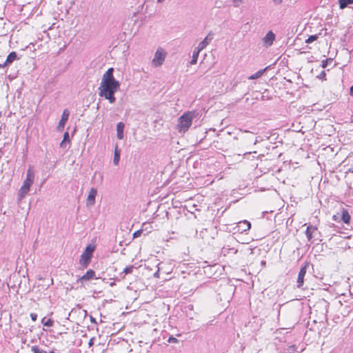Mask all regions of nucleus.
I'll return each mask as SVG.
<instances>
[{
    "mask_svg": "<svg viewBox=\"0 0 353 353\" xmlns=\"http://www.w3.org/2000/svg\"><path fill=\"white\" fill-rule=\"evenodd\" d=\"M114 68H110L103 75L101 82L99 87V96L108 99L110 103L116 101L114 93L120 88L119 81L113 75Z\"/></svg>",
    "mask_w": 353,
    "mask_h": 353,
    "instance_id": "nucleus-1",
    "label": "nucleus"
},
{
    "mask_svg": "<svg viewBox=\"0 0 353 353\" xmlns=\"http://www.w3.org/2000/svg\"><path fill=\"white\" fill-rule=\"evenodd\" d=\"M197 116L195 110L184 112L178 119L176 129L180 133L186 132L192 124L193 119Z\"/></svg>",
    "mask_w": 353,
    "mask_h": 353,
    "instance_id": "nucleus-2",
    "label": "nucleus"
},
{
    "mask_svg": "<svg viewBox=\"0 0 353 353\" xmlns=\"http://www.w3.org/2000/svg\"><path fill=\"white\" fill-rule=\"evenodd\" d=\"M34 180V172L29 168L27 171L26 179L23 181V185L19 190V196L21 199L26 196L29 192L31 185L33 184Z\"/></svg>",
    "mask_w": 353,
    "mask_h": 353,
    "instance_id": "nucleus-3",
    "label": "nucleus"
},
{
    "mask_svg": "<svg viewBox=\"0 0 353 353\" xmlns=\"http://www.w3.org/2000/svg\"><path fill=\"white\" fill-rule=\"evenodd\" d=\"M94 250L95 246L89 244L82 253L79 263L83 268H86L89 265Z\"/></svg>",
    "mask_w": 353,
    "mask_h": 353,
    "instance_id": "nucleus-4",
    "label": "nucleus"
},
{
    "mask_svg": "<svg viewBox=\"0 0 353 353\" xmlns=\"http://www.w3.org/2000/svg\"><path fill=\"white\" fill-rule=\"evenodd\" d=\"M332 220L336 222L342 221L345 224L349 225L351 222V216L348 210L344 208H342L341 213H337L332 216Z\"/></svg>",
    "mask_w": 353,
    "mask_h": 353,
    "instance_id": "nucleus-5",
    "label": "nucleus"
},
{
    "mask_svg": "<svg viewBox=\"0 0 353 353\" xmlns=\"http://www.w3.org/2000/svg\"><path fill=\"white\" fill-rule=\"evenodd\" d=\"M167 56V52L162 48H159L156 51L154 58L152 61V63L154 67H159L163 65L165 57Z\"/></svg>",
    "mask_w": 353,
    "mask_h": 353,
    "instance_id": "nucleus-6",
    "label": "nucleus"
},
{
    "mask_svg": "<svg viewBox=\"0 0 353 353\" xmlns=\"http://www.w3.org/2000/svg\"><path fill=\"white\" fill-rule=\"evenodd\" d=\"M308 265H309V263L307 262L300 269V271L298 274L297 281H296L297 287L299 288H302V286L303 285L304 278L306 274V272H307Z\"/></svg>",
    "mask_w": 353,
    "mask_h": 353,
    "instance_id": "nucleus-7",
    "label": "nucleus"
},
{
    "mask_svg": "<svg viewBox=\"0 0 353 353\" xmlns=\"http://www.w3.org/2000/svg\"><path fill=\"white\" fill-rule=\"evenodd\" d=\"M69 118V111L68 110H64L61 116V119L59 122L57 128L59 130H62L65 127V125L68 120Z\"/></svg>",
    "mask_w": 353,
    "mask_h": 353,
    "instance_id": "nucleus-8",
    "label": "nucleus"
},
{
    "mask_svg": "<svg viewBox=\"0 0 353 353\" xmlns=\"http://www.w3.org/2000/svg\"><path fill=\"white\" fill-rule=\"evenodd\" d=\"M274 40L275 34L272 31H269L263 39L264 44L268 46H272Z\"/></svg>",
    "mask_w": 353,
    "mask_h": 353,
    "instance_id": "nucleus-9",
    "label": "nucleus"
},
{
    "mask_svg": "<svg viewBox=\"0 0 353 353\" xmlns=\"http://www.w3.org/2000/svg\"><path fill=\"white\" fill-rule=\"evenodd\" d=\"M97 194V191L95 188H92L89 192V194L87 197V204L90 205H93L95 202V197Z\"/></svg>",
    "mask_w": 353,
    "mask_h": 353,
    "instance_id": "nucleus-10",
    "label": "nucleus"
},
{
    "mask_svg": "<svg viewBox=\"0 0 353 353\" xmlns=\"http://www.w3.org/2000/svg\"><path fill=\"white\" fill-rule=\"evenodd\" d=\"M16 59H17V53L15 52H12L7 57L6 61L3 64L0 65V67L5 68L7 65L11 64Z\"/></svg>",
    "mask_w": 353,
    "mask_h": 353,
    "instance_id": "nucleus-11",
    "label": "nucleus"
},
{
    "mask_svg": "<svg viewBox=\"0 0 353 353\" xmlns=\"http://www.w3.org/2000/svg\"><path fill=\"white\" fill-rule=\"evenodd\" d=\"M237 227L239 228V230H241V232H246L248 231L251 228V223L250 221L247 220H243L241 221H239L237 223Z\"/></svg>",
    "mask_w": 353,
    "mask_h": 353,
    "instance_id": "nucleus-12",
    "label": "nucleus"
},
{
    "mask_svg": "<svg viewBox=\"0 0 353 353\" xmlns=\"http://www.w3.org/2000/svg\"><path fill=\"white\" fill-rule=\"evenodd\" d=\"M317 231V228L315 226L310 225L307 227L305 234L309 241L313 239V234Z\"/></svg>",
    "mask_w": 353,
    "mask_h": 353,
    "instance_id": "nucleus-13",
    "label": "nucleus"
},
{
    "mask_svg": "<svg viewBox=\"0 0 353 353\" xmlns=\"http://www.w3.org/2000/svg\"><path fill=\"white\" fill-rule=\"evenodd\" d=\"M95 276V272L93 270H88L86 273L79 278V281H89L94 279Z\"/></svg>",
    "mask_w": 353,
    "mask_h": 353,
    "instance_id": "nucleus-14",
    "label": "nucleus"
},
{
    "mask_svg": "<svg viewBox=\"0 0 353 353\" xmlns=\"http://www.w3.org/2000/svg\"><path fill=\"white\" fill-rule=\"evenodd\" d=\"M212 37H210V34H208L204 39L203 41H202L197 46L196 49L199 50V51H201L202 50L203 48H205L208 45V43L211 41L212 40Z\"/></svg>",
    "mask_w": 353,
    "mask_h": 353,
    "instance_id": "nucleus-15",
    "label": "nucleus"
},
{
    "mask_svg": "<svg viewBox=\"0 0 353 353\" xmlns=\"http://www.w3.org/2000/svg\"><path fill=\"white\" fill-rule=\"evenodd\" d=\"M124 123L122 122H119L117 125V138L119 139H123V130H124Z\"/></svg>",
    "mask_w": 353,
    "mask_h": 353,
    "instance_id": "nucleus-16",
    "label": "nucleus"
},
{
    "mask_svg": "<svg viewBox=\"0 0 353 353\" xmlns=\"http://www.w3.org/2000/svg\"><path fill=\"white\" fill-rule=\"evenodd\" d=\"M340 9H344L349 4L353 3V0H339Z\"/></svg>",
    "mask_w": 353,
    "mask_h": 353,
    "instance_id": "nucleus-17",
    "label": "nucleus"
},
{
    "mask_svg": "<svg viewBox=\"0 0 353 353\" xmlns=\"http://www.w3.org/2000/svg\"><path fill=\"white\" fill-rule=\"evenodd\" d=\"M120 160V151L118 150V146L116 145L114 150V159L113 162L115 165H117Z\"/></svg>",
    "mask_w": 353,
    "mask_h": 353,
    "instance_id": "nucleus-18",
    "label": "nucleus"
},
{
    "mask_svg": "<svg viewBox=\"0 0 353 353\" xmlns=\"http://www.w3.org/2000/svg\"><path fill=\"white\" fill-rule=\"evenodd\" d=\"M265 70L266 69L265 68V69L259 70L256 73L249 77L248 79H256L261 77L263 75V74L264 73V72L265 71Z\"/></svg>",
    "mask_w": 353,
    "mask_h": 353,
    "instance_id": "nucleus-19",
    "label": "nucleus"
},
{
    "mask_svg": "<svg viewBox=\"0 0 353 353\" xmlns=\"http://www.w3.org/2000/svg\"><path fill=\"white\" fill-rule=\"evenodd\" d=\"M41 322L43 325L47 327H50L53 325V321L46 317L43 318Z\"/></svg>",
    "mask_w": 353,
    "mask_h": 353,
    "instance_id": "nucleus-20",
    "label": "nucleus"
},
{
    "mask_svg": "<svg viewBox=\"0 0 353 353\" xmlns=\"http://www.w3.org/2000/svg\"><path fill=\"white\" fill-rule=\"evenodd\" d=\"M199 52H200V51H199L197 49H196V50H195L193 52L192 59V60L190 61L191 64H196V63Z\"/></svg>",
    "mask_w": 353,
    "mask_h": 353,
    "instance_id": "nucleus-21",
    "label": "nucleus"
},
{
    "mask_svg": "<svg viewBox=\"0 0 353 353\" xmlns=\"http://www.w3.org/2000/svg\"><path fill=\"white\" fill-rule=\"evenodd\" d=\"M31 350L33 353H47L46 351L41 349L39 346L37 345H33L31 347Z\"/></svg>",
    "mask_w": 353,
    "mask_h": 353,
    "instance_id": "nucleus-22",
    "label": "nucleus"
},
{
    "mask_svg": "<svg viewBox=\"0 0 353 353\" xmlns=\"http://www.w3.org/2000/svg\"><path fill=\"white\" fill-rule=\"evenodd\" d=\"M319 38V34H314V35H311L306 40H305V43H310L316 40H317Z\"/></svg>",
    "mask_w": 353,
    "mask_h": 353,
    "instance_id": "nucleus-23",
    "label": "nucleus"
},
{
    "mask_svg": "<svg viewBox=\"0 0 353 353\" xmlns=\"http://www.w3.org/2000/svg\"><path fill=\"white\" fill-rule=\"evenodd\" d=\"M133 268L134 267L132 265L128 266L124 269L123 272L125 274H130L132 272Z\"/></svg>",
    "mask_w": 353,
    "mask_h": 353,
    "instance_id": "nucleus-24",
    "label": "nucleus"
},
{
    "mask_svg": "<svg viewBox=\"0 0 353 353\" xmlns=\"http://www.w3.org/2000/svg\"><path fill=\"white\" fill-rule=\"evenodd\" d=\"M143 230H142V229H140V230H138L135 231L133 233V234H132L133 238H138V237H139L141 235V234L143 233Z\"/></svg>",
    "mask_w": 353,
    "mask_h": 353,
    "instance_id": "nucleus-25",
    "label": "nucleus"
},
{
    "mask_svg": "<svg viewBox=\"0 0 353 353\" xmlns=\"http://www.w3.org/2000/svg\"><path fill=\"white\" fill-rule=\"evenodd\" d=\"M168 342L170 343H177L179 342V341L175 337L171 336L168 339Z\"/></svg>",
    "mask_w": 353,
    "mask_h": 353,
    "instance_id": "nucleus-26",
    "label": "nucleus"
},
{
    "mask_svg": "<svg viewBox=\"0 0 353 353\" xmlns=\"http://www.w3.org/2000/svg\"><path fill=\"white\" fill-rule=\"evenodd\" d=\"M63 141H69V133L65 132L63 134Z\"/></svg>",
    "mask_w": 353,
    "mask_h": 353,
    "instance_id": "nucleus-27",
    "label": "nucleus"
},
{
    "mask_svg": "<svg viewBox=\"0 0 353 353\" xmlns=\"http://www.w3.org/2000/svg\"><path fill=\"white\" fill-rule=\"evenodd\" d=\"M328 60L329 59H325V60L322 61L321 65L323 68H325L327 66Z\"/></svg>",
    "mask_w": 353,
    "mask_h": 353,
    "instance_id": "nucleus-28",
    "label": "nucleus"
},
{
    "mask_svg": "<svg viewBox=\"0 0 353 353\" xmlns=\"http://www.w3.org/2000/svg\"><path fill=\"white\" fill-rule=\"evenodd\" d=\"M94 338H91L88 342V345L89 347H92L94 344Z\"/></svg>",
    "mask_w": 353,
    "mask_h": 353,
    "instance_id": "nucleus-29",
    "label": "nucleus"
},
{
    "mask_svg": "<svg viewBox=\"0 0 353 353\" xmlns=\"http://www.w3.org/2000/svg\"><path fill=\"white\" fill-rule=\"evenodd\" d=\"M30 316H31V319H32V321H36L37 315L34 313H32L30 314Z\"/></svg>",
    "mask_w": 353,
    "mask_h": 353,
    "instance_id": "nucleus-30",
    "label": "nucleus"
},
{
    "mask_svg": "<svg viewBox=\"0 0 353 353\" xmlns=\"http://www.w3.org/2000/svg\"><path fill=\"white\" fill-rule=\"evenodd\" d=\"M65 141H63V140L61 142V143H60V147H61V148H64V147H65Z\"/></svg>",
    "mask_w": 353,
    "mask_h": 353,
    "instance_id": "nucleus-31",
    "label": "nucleus"
},
{
    "mask_svg": "<svg viewBox=\"0 0 353 353\" xmlns=\"http://www.w3.org/2000/svg\"><path fill=\"white\" fill-rule=\"evenodd\" d=\"M350 92L351 95H353V85L350 87Z\"/></svg>",
    "mask_w": 353,
    "mask_h": 353,
    "instance_id": "nucleus-32",
    "label": "nucleus"
},
{
    "mask_svg": "<svg viewBox=\"0 0 353 353\" xmlns=\"http://www.w3.org/2000/svg\"><path fill=\"white\" fill-rule=\"evenodd\" d=\"M83 312H84V315L85 316V315L87 314V310H83Z\"/></svg>",
    "mask_w": 353,
    "mask_h": 353,
    "instance_id": "nucleus-33",
    "label": "nucleus"
},
{
    "mask_svg": "<svg viewBox=\"0 0 353 353\" xmlns=\"http://www.w3.org/2000/svg\"><path fill=\"white\" fill-rule=\"evenodd\" d=\"M233 1H234V2H236V1L242 2L243 1V0H233Z\"/></svg>",
    "mask_w": 353,
    "mask_h": 353,
    "instance_id": "nucleus-34",
    "label": "nucleus"
},
{
    "mask_svg": "<svg viewBox=\"0 0 353 353\" xmlns=\"http://www.w3.org/2000/svg\"><path fill=\"white\" fill-rule=\"evenodd\" d=\"M47 353H55L54 350L50 351L49 352H47Z\"/></svg>",
    "mask_w": 353,
    "mask_h": 353,
    "instance_id": "nucleus-35",
    "label": "nucleus"
},
{
    "mask_svg": "<svg viewBox=\"0 0 353 353\" xmlns=\"http://www.w3.org/2000/svg\"><path fill=\"white\" fill-rule=\"evenodd\" d=\"M157 1H158V2H162V1H163L164 0H157Z\"/></svg>",
    "mask_w": 353,
    "mask_h": 353,
    "instance_id": "nucleus-36",
    "label": "nucleus"
}]
</instances>
